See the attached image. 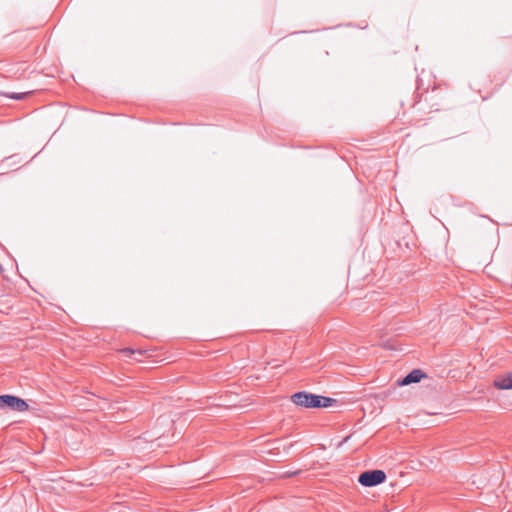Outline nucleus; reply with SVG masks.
Returning <instances> with one entry per match:
<instances>
[{
  "mask_svg": "<svg viewBox=\"0 0 512 512\" xmlns=\"http://www.w3.org/2000/svg\"><path fill=\"white\" fill-rule=\"evenodd\" d=\"M3 401H4V395H0V408H2Z\"/></svg>",
  "mask_w": 512,
  "mask_h": 512,
  "instance_id": "6e6552de",
  "label": "nucleus"
},
{
  "mask_svg": "<svg viewBox=\"0 0 512 512\" xmlns=\"http://www.w3.org/2000/svg\"><path fill=\"white\" fill-rule=\"evenodd\" d=\"M348 439H349V436H348V437H346V438H344L343 442L348 441Z\"/></svg>",
  "mask_w": 512,
  "mask_h": 512,
  "instance_id": "1a4fd4ad",
  "label": "nucleus"
},
{
  "mask_svg": "<svg viewBox=\"0 0 512 512\" xmlns=\"http://www.w3.org/2000/svg\"><path fill=\"white\" fill-rule=\"evenodd\" d=\"M386 480V474L383 470H368L362 472L358 477V482L365 487H374Z\"/></svg>",
  "mask_w": 512,
  "mask_h": 512,
  "instance_id": "f03ea898",
  "label": "nucleus"
},
{
  "mask_svg": "<svg viewBox=\"0 0 512 512\" xmlns=\"http://www.w3.org/2000/svg\"><path fill=\"white\" fill-rule=\"evenodd\" d=\"M5 407H7L13 411L24 412V411L28 410L29 405L22 398H19L14 395H4V401L2 403V408H5Z\"/></svg>",
  "mask_w": 512,
  "mask_h": 512,
  "instance_id": "7ed1b4c3",
  "label": "nucleus"
},
{
  "mask_svg": "<svg viewBox=\"0 0 512 512\" xmlns=\"http://www.w3.org/2000/svg\"><path fill=\"white\" fill-rule=\"evenodd\" d=\"M494 386L501 390L512 389V371L498 375L494 380Z\"/></svg>",
  "mask_w": 512,
  "mask_h": 512,
  "instance_id": "39448f33",
  "label": "nucleus"
},
{
  "mask_svg": "<svg viewBox=\"0 0 512 512\" xmlns=\"http://www.w3.org/2000/svg\"><path fill=\"white\" fill-rule=\"evenodd\" d=\"M121 352L126 355H132V354L136 353V351L131 348H124L121 350Z\"/></svg>",
  "mask_w": 512,
  "mask_h": 512,
  "instance_id": "0eeeda50",
  "label": "nucleus"
},
{
  "mask_svg": "<svg viewBox=\"0 0 512 512\" xmlns=\"http://www.w3.org/2000/svg\"><path fill=\"white\" fill-rule=\"evenodd\" d=\"M427 377L426 374L420 369H414L409 372L404 378H402L398 384L400 386H406L412 383H418L421 379Z\"/></svg>",
  "mask_w": 512,
  "mask_h": 512,
  "instance_id": "20e7f679",
  "label": "nucleus"
},
{
  "mask_svg": "<svg viewBox=\"0 0 512 512\" xmlns=\"http://www.w3.org/2000/svg\"><path fill=\"white\" fill-rule=\"evenodd\" d=\"M27 94L28 93L25 92V93H4L3 95L8 98L14 99V100H21V99L25 98V96Z\"/></svg>",
  "mask_w": 512,
  "mask_h": 512,
  "instance_id": "423d86ee",
  "label": "nucleus"
},
{
  "mask_svg": "<svg viewBox=\"0 0 512 512\" xmlns=\"http://www.w3.org/2000/svg\"><path fill=\"white\" fill-rule=\"evenodd\" d=\"M291 401L302 408H326L331 406L335 399L307 391H299L291 396Z\"/></svg>",
  "mask_w": 512,
  "mask_h": 512,
  "instance_id": "f257e3e1",
  "label": "nucleus"
}]
</instances>
